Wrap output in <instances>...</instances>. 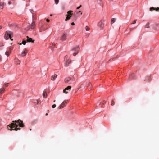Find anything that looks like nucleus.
<instances>
[{
    "mask_svg": "<svg viewBox=\"0 0 159 159\" xmlns=\"http://www.w3.org/2000/svg\"><path fill=\"white\" fill-rule=\"evenodd\" d=\"M115 20L114 18H112L111 20V23L113 24L115 22Z\"/></svg>",
    "mask_w": 159,
    "mask_h": 159,
    "instance_id": "obj_20",
    "label": "nucleus"
},
{
    "mask_svg": "<svg viewBox=\"0 0 159 159\" xmlns=\"http://www.w3.org/2000/svg\"><path fill=\"white\" fill-rule=\"evenodd\" d=\"M72 12V11H69L67 12V13L68 15H67V17L66 18L65 20L67 21L71 17V15L72 14L71 12Z\"/></svg>",
    "mask_w": 159,
    "mask_h": 159,
    "instance_id": "obj_8",
    "label": "nucleus"
},
{
    "mask_svg": "<svg viewBox=\"0 0 159 159\" xmlns=\"http://www.w3.org/2000/svg\"><path fill=\"white\" fill-rule=\"evenodd\" d=\"M4 90H1L0 91V93L1 94L3 93L4 92Z\"/></svg>",
    "mask_w": 159,
    "mask_h": 159,
    "instance_id": "obj_28",
    "label": "nucleus"
},
{
    "mask_svg": "<svg viewBox=\"0 0 159 159\" xmlns=\"http://www.w3.org/2000/svg\"><path fill=\"white\" fill-rule=\"evenodd\" d=\"M27 41L29 42H32L33 43L34 41V40H32V39L31 38H28V39H27Z\"/></svg>",
    "mask_w": 159,
    "mask_h": 159,
    "instance_id": "obj_13",
    "label": "nucleus"
},
{
    "mask_svg": "<svg viewBox=\"0 0 159 159\" xmlns=\"http://www.w3.org/2000/svg\"><path fill=\"white\" fill-rule=\"evenodd\" d=\"M35 26V22L34 21L32 22L30 25V28L31 29H34V28Z\"/></svg>",
    "mask_w": 159,
    "mask_h": 159,
    "instance_id": "obj_11",
    "label": "nucleus"
},
{
    "mask_svg": "<svg viewBox=\"0 0 159 159\" xmlns=\"http://www.w3.org/2000/svg\"><path fill=\"white\" fill-rule=\"evenodd\" d=\"M71 88V86H69L67 87L66 88L64 89H70Z\"/></svg>",
    "mask_w": 159,
    "mask_h": 159,
    "instance_id": "obj_19",
    "label": "nucleus"
},
{
    "mask_svg": "<svg viewBox=\"0 0 159 159\" xmlns=\"http://www.w3.org/2000/svg\"><path fill=\"white\" fill-rule=\"evenodd\" d=\"M115 104L113 100L111 101V106H113Z\"/></svg>",
    "mask_w": 159,
    "mask_h": 159,
    "instance_id": "obj_23",
    "label": "nucleus"
},
{
    "mask_svg": "<svg viewBox=\"0 0 159 159\" xmlns=\"http://www.w3.org/2000/svg\"><path fill=\"white\" fill-rule=\"evenodd\" d=\"M49 20H50L48 19H47L46 20V21L48 22H49Z\"/></svg>",
    "mask_w": 159,
    "mask_h": 159,
    "instance_id": "obj_39",
    "label": "nucleus"
},
{
    "mask_svg": "<svg viewBox=\"0 0 159 159\" xmlns=\"http://www.w3.org/2000/svg\"><path fill=\"white\" fill-rule=\"evenodd\" d=\"M13 34L12 32L10 31H7L5 32L4 37L5 39L7 40L9 38H10L11 40H13V39L11 38V35Z\"/></svg>",
    "mask_w": 159,
    "mask_h": 159,
    "instance_id": "obj_2",
    "label": "nucleus"
},
{
    "mask_svg": "<svg viewBox=\"0 0 159 159\" xmlns=\"http://www.w3.org/2000/svg\"><path fill=\"white\" fill-rule=\"evenodd\" d=\"M26 42L25 40H23L21 43H20L19 44L20 45H21L23 44L24 45H25L26 44Z\"/></svg>",
    "mask_w": 159,
    "mask_h": 159,
    "instance_id": "obj_16",
    "label": "nucleus"
},
{
    "mask_svg": "<svg viewBox=\"0 0 159 159\" xmlns=\"http://www.w3.org/2000/svg\"><path fill=\"white\" fill-rule=\"evenodd\" d=\"M79 50V46H76L73 48L72 50L73 51L75 52L73 53L74 56H75L78 53Z\"/></svg>",
    "mask_w": 159,
    "mask_h": 159,
    "instance_id": "obj_6",
    "label": "nucleus"
},
{
    "mask_svg": "<svg viewBox=\"0 0 159 159\" xmlns=\"http://www.w3.org/2000/svg\"><path fill=\"white\" fill-rule=\"evenodd\" d=\"M2 26H0V29L2 28Z\"/></svg>",
    "mask_w": 159,
    "mask_h": 159,
    "instance_id": "obj_40",
    "label": "nucleus"
},
{
    "mask_svg": "<svg viewBox=\"0 0 159 159\" xmlns=\"http://www.w3.org/2000/svg\"><path fill=\"white\" fill-rule=\"evenodd\" d=\"M59 0H55V2L56 4H57L59 2Z\"/></svg>",
    "mask_w": 159,
    "mask_h": 159,
    "instance_id": "obj_24",
    "label": "nucleus"
},
{
    "mask_svg": "<svg viewBox=\"0 0 159 159\" xmlns=\"http://www.w3.org/2000/svg\"><path fill=\"white\" fill-rule=\"evenodd\" d=\"M26 38L28 39V38H29L28 36H26Z\"/></svg>",
    "mask_w": 159,
    "mask_h": 159,
    "instance_id": "obj_45",
    "label": "nucleus"
},
{
    "mask_svg": "<svg viewBox=\"0 0 159 159\" xmlns=\"http://www.w3.org/2000/svg\"><path fill=\"white\" fill-rule=\"evenodd\" d=\"M68 57L67 56H65L64 57V60L65 61V66L66 67H67L68 66V64H70L71 62V61L69 59H68Z\"/></svg>",
    "mask_w": 159,
    "mask_h": 159,
    "instance_id": "obj_5",
    "label": "nucleus"
},
{
    "mask_svg": "<svg viewBox=\"0 0 159 159\" xmlns=\"http://www.w3.org/2000/svg\"><path fill=\"white\" fill-rule=\"evenodd\" d=\"M101 104V102H100L99 103H97V104H96V106H98L99 105H100Z\"/></svg>",
    "mask_w": 159,
    "mask_h": 159,
    "instance_id": "obj_33",
    "label": "nucleus"
},
{
    "mask_svg": "<svg viewBox=\"0 0 159 159\" xmlns=\"http://www.w3.org/2000/svg\"><path fill=\"white\" fill-rule=\"evenodd\" d=\"M136 20H134L133 22L131 23L132 24H134L136 23Z\"/></svg>",
    "mask_w": 159,
    "mask_h": 159,
    "instance_id": "obj_30",
    "label": "nucleus"
},
{
    "mask_svg": "<svg viewBox=\"0 0 159 159\" xmlns=\"http://www.w3.org/2000/svg\"><path fill=\"white\" fill-rule=\"evenodd\" d=\"M57 77V74H54L52 76L51 79L52 81H54Z\"/></svg>",
    "mask_w": 159,
    "mask_h": 159,
    "instance_id": "obj_10",
    "label": "nucleus"
},
{
    "mask_svg": "<svg viewBox=\"0 0 159 159\" xmlns=\"http://www.w3.org/2000/svg\"><path fill=\"white\" fill-rule=\"evenodd\" d=\"M26 54H27V52L26 51H24L22 52V53H21V55L22 56H26Z\"/></svg>",
    "mask_w": 159,
    "mask_h": 159,
    "instance_id": "obj_15",
    "label": "nucleus"
},
{
    "mask_svg": "<svg viewBox=\"0 0 159 159\" xmlns=\"http://www.w3.org/2000/svg\"><path fill=\"white\" fill-rule=\"evenodd\" d=\"M4 3L2 2H0V8L1 9L3 8Z\"/></svg>",
    "mask_w": 159,
    "mask_h": 159,
    "instance_id": "obj_17",
    "label": "nucleus"
},
{
    "mask_svg": "<svg viewBox=\"0 0 159 159\" xmlns=\"http://www.w3.org/2000/svg\"><path fill=\"white\" fill-rule=\"evenodd\" d=\"M76 13L77 14H78L79 12H80L81 14H82V12H81L80 11H76Z\"/></svg>",
    "mask_w": 159,
    "mask_h": 159,
    "instance_id": "obj_32",
    "label": "nucleus"
},
{
    "mask_svg": "<svg viewBox=\"0 0 159 159\" xmlns=\"http://www.w3.org/2000/svg\"><path fill=\"white\" fill-rule=\"evenodd\" d=\"M74 80V78L69 77L66 78L64 79V82L66 83H72Z\"/></svg>",
    "mask_w": 159,
    "mask_h": 159,
    "instance_id": "obj_3",
    "label": "nucleus"
},
{
    "mask_svg": "<svg viewBox=\"0 0 159 159\" xmlns=\"http://www.w3.org/2000/svg\"><path fill=\"white\" fill-rule=\"evenodd\" d=\"M46 116H47L48 115V113H47L45 114Z\"/></svg>",
    "mask_w": 159,
    "mask_h": 159,
    "instance_id": "obj_44",
    "label": "nucleus"
},
{
    "mask_svg": "<svg viewBox=\"0 0 159 159\" xmlns=\"http://www.w3.org/2000/svg\"><path fill=\"white\" fill-rule=\"evenodd\" d=\"M16 63L17 64H20V61L18 60V61L16 62Z\"/></svg>",
    "mask_w": 159,
    "mask_h": 159,
    "instance_id": "obj_26",
    "label": "nucleus"
},
{
    "mask_svg": "<svg viewBox=\"0 0 159 159\" xmlns=\"http://www.w3.org/2000/svg\"><path fill=\"white\" fill-rule=\"evenodd\" d=\"M36 101V104L38 105L39 103V100H35Z\"/></svg>",
    "mask_w": 159,
    "mask_h": 159,
    "instance_id": "obj_31",
    "label": "nucleus"
},
{
    "mask_svg": "<svg viewBox=\"0 0 159 159\" xmlns=\"http://www.w3.org/2000/svg\"><path fill=\"white\" fill-rule=\"evenodd\" d=\"M63 92L66 94H67L68 93V92L66 91V90H63Z\"/></svg>",
    "mask_w": 159,
    "mask_h": 159,
    "instance_id": "obj_27",
    "label": "nucleus"
},
{
    "mask_svg": "<svg viewBox=\"0 0 159 159\" xmlns=\"http://www.w3.org/2000/svg\"><path fill=\"white\" fill-rule=\"evenodd\" d=\"M30 11L31 13H32H32H33L32 12V11H33V10H31V9L30 10Z\"/></svg>",
    "mask_w": 159,
    "mask_h": 159,
    "instance_id": "obj_37",
    "label": "nucleus"
},
{
    "mask_svg": "<svg viewBox=\"0 0 159 159\" xmlns=\"http://www.w3.org/2000/svg\"><path fill=\"white\" fill-rule=\"evenodd\" d=\"M32 18L33 19V20H36V14L35 13H32Z\"/></svg>",
    "mask_w": 159,
    "mask_h": 159,
    "instance_id": "obj_14",
    "label": "nucleus"
},
{
    "mask_svg": "<svg viewBox=\"0 0 159 159\" xmlns=\"http://www.w3.org/2000/svg\"><path fill=\"white\" fill-rule=\"evenodd\" d=\"M129 78H130V79H132V77L130 76H129Z\"/></svg>",
    "mask_w": 159,
    "mask_h": 159,
    "instance_id": "obj_43",
    "label": "nucleus"
},
{
    "mask_svg": "<svg viewBox=\"0 0 159 159\" xmlns=\"http://www.w3.org/2000/svg\"><path fill=\"white\" fill-rule=\"evenodd\" d=\"M5 54L7 56H9V54H10V53L8 52H7V51H6V52H5Z\"/></svg>",
    "mask_w": 159,
    "mask_h": 159,
    "instance_id": "obj_22",
    "label": "nucleus"
},
{
    "mask_svg": "<svg viewBox=\"0 0 159 159\" xmlns=\"http://www.w3.org/2000/svg\"><path fill=\"white\" fill-rule=\"evenodd\" d=\"M104 21L103 20H101L98 24V26L99 27L100 30L103 29L104 26Z\"/></svg>",
    "mask_w": 159,
    "mask_h": 159,
    "instance_id": "obj_4",
    "label": "nucleus"
},
{
    "mask_svg": "<svg viewBox=\"0 0 159 159\" xmlns=\"http://www.w3.org/2000/svg\"><path fill=\"white\" fill-rule=\"evenodd\" d=\"M50 16H52V14H50Z\"/></svg>",
    "mask_w": 159,
    "mask_h": 159,
    "instance_id": "obj_47",
    "label": "nucleus"
},
{
    "mask_svg": "<svg viewBox=\"0 0 159 159\" xmlns=\"http://www.w3.org/2000/svg\"><path fill=\"white\" fill-rule=\"evenodd\" d=\"M149 27V23L147 24L145 26V27L146 28H148Z\"/></svg>",
    "mask_w": 159,
    "mask_h": 159,
    "instance_id": "obj_25",
    "label": "nucleus"
},
{
    "mask_svg": "<svg viewBox=\"0 0 159 159\" xmlns=\"http://www.w3.org/2000/svg\"><path fill=\"white\" fill-rule=\"evenodd\" d=\"M85 29L86 31H88L90 30V28L88 26H86L85 27Z\"/></svg>",
    "mask_w": 159,
    "mask_h": 159,
    "instance_id": "obj_21",
    "label": "nucleus"
},
{
    "mask_svg": "<svg viewBox=\"0 0 159 159\" xmlns=\"http://www.w3.org/2000/svg\"><path fill=\"white\" fill-rule=\"evenodd\" d=\"M68 101L67 100H65L64 102L61 104V105L59 106V108L61 109L62 108L64 107V106H66V105Z\"/></svg>",
    "mask_w": 159,
    "mask_h": 159,
    "instance_id": "obj_9",
    "label": "nucleus"
},
{
    "mask_svg": "<svg viewBox=\"0 0 159 159\" xmlns=\"http://www.w3.org/2000/svg\"><path fill=\"white\" fill-rule=\"evenodd\" d=\"M18 125L20 127H24L23 121L20 119L18 120L17 121H13V123L11 124L10 127L11 129L10 130H13L17 131L18 130L20 129V128H17Z\"/></svg>",
    "mask_w": 159,
    "mask_h": 159,
    "instance_id": "obj_1",
    "label": "nucleus"
},
{
    "mask_svg": "<svg viewBox=\"0 0 159 159\" xmlns=\"http://www.w3.org/2000/svg\"><path fill=\"white\" fill-rule=\"evenodd\" d=\"M105 102H103L102 103V104L103 105H104V104H105Z\"/></svg>",
    "mask_w": 159,
    "mask_h": 159,
    "instance_id": "obj_41",
    "label": "nucleus"
},
{
    "mask_svg": "<svg viewBox=\"0 0 159 159\" xmlns=\"http://www.w3.org/2000/svg\"><path fill=\"white\" fill-rule=\"evenodd\" d=\"M153 10H155L156 11H158L159 10V7H157V8H154L153 7H151L150 8V10L152 11Z\"/></svg>",
    "mask_w": 159,
    "mask_h": 159,
    "instance_id": "obj_12",
    "label": "nucleus"
},
{
    "mask_svg": "<svg viewBox=\"0 0 159 159\" xmlns=\"http://www.w3.org/2000/svg\"><path fill=\"white\" fill-rule=\"evenodd\" d=\"M8 3L9 4H11L10 2H9Z\"/></svg>",
    "mask_w": 159,
    "mask_h": 159,
    "instance_id": "obj_42",
    "label": "nucleus"
},
{
    "mask_svg": "<svg viewBox=\"0 0 159 159\" xmlns=\"http://www.w3.org/2000/svg\"><path fill=\"white\" fill-rule=\"evenodd\" d=\"M71 25H75V23L74 22H72L71 24Z\"/></svg>",
    "mask_w": 159,
    "mask_h": 159,
    "instance_id": "obj_38",
    "label": "nucleus"
},
{
    "mask_svg": "<svg viewBox=\"0 0 159 159\" xmlns=\"http://www.w3.org/2000/svg\"><path fill=\"white\" fill-rule=\"evenodd\" d=\"M56 107V104H53V105H52V108H54Z\"/></svg>",
    "mask_w": 159,
    "mask_h": 159,
    "instance_id": "obj_29",
    "label": "nucleus"
},
{
    "mask_svg": "<svg viewBox=\"0 0 159 159\" xmlns=\"http://www.w3.org/2000/svg\"><path fill=\"white\" fill-rule=\"evenodd\" d=\"M81 7V5H80L77 8V9H80Z\"/></svg>",
    "mask_w": 159,
    "mask_h": 159,
    "instance_id": "obj_34",
    "label": "nucleus"
},
{
    "mask_svg": "<svg viewBox=\"0 0 159 159\" xmlns=\"http://www.w3.org/2000/svg\"><path fill=\"white\" fill-rule=\"evenodd\" d=\"M67 36V34L66 33H63L60 38V40L62 41H65L66 39Z\"/></svg>",
    "mask_w": 159,
    "mask_h": 159,
    "instance_id": "obj_7",
    "label": "nucleus"
},
{
    "mask_svg": "<svg viewBox=\"0 0 159 159\" xmlns=\"http://www.w3.org/2000/svg\"><path fill=\"white\" fill-rule=\"evenodd\" d=\"M43 97L45 98H46L47 96V93L45 91H44L43 93Z\"/></svg>",
    "mask_w": 159,
    "mask_h": 159,
    "instance_id": "obj_18",
    "label": "nucleus"
},
{
    "mask_svg": "<svg viewBox=\"0 0 159 159\" xmlns=\"http://www.w3.org/2000/svg\"><path fill=\"white\" fill-rule=\"evenodd\" d=\"M55 102V100L54 101V102Z\"/></svg>",
    "mask_w": 159,
    "mask_h": 159,
    "instance_id": "obj_48",
    "label": "nucleus"
},
{
    "mask_svg": "<svg viewBox=\"0 0 159 159\" xmlns=\"http://www.w3.org/2000/svg\"><path fill=\"white\" fill-rule=\"evenodd\" d=\"M2 60V58L1 56L0 55V61Z\"/></svg>",
    "mask_w": 159,
    "mask_h": 159,
    "instance_id": "obj_36",
    "label": "nucleus"
},
{
    "mask_svg": "<svg viewBox=\"0 0 159 159\" xmlns=\"http://www.w3.org/2000/svg\"><path fill=\"white\" fill-rule=\"evenodd\" d=\"M102 1V0H97V2L99 3L100 2Z\"/></svg>",
    "mask_w": 159,
    "mask_h": 159,
    "instance_id": "obj_35",
    "label": "nucleus"
},
{
    "mask_svg": "<svg viewBox=\"0 0 159 159\" xmlns=\"http://www.w3.org/2000/svg\"><path fill=\"white\" fill-rule=\"evenodd\" d=\"M7 84L5 83V85H6V86H7Z\"/></svg>",
    "mask_w": 159,
    "mask_h": 159,
    "instance_id": "obj_46",
    "label": "nucleus"
}]
</instances>
